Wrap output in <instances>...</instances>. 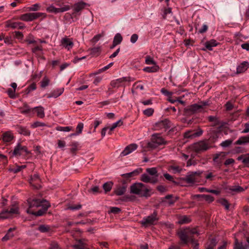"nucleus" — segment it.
I'll return each instance as SVG.
<instances>
[{
  "mask_svg": "<svg viewBox=\"0 0 249 249\" xmlns=\"http://www.w3.org/2000/svg\"><path fill=\"white\" fill-rule=\"evenodd\" d=\"M172 13V8H165L163 11V14L162 15L163 18L165 19L166 18L167 15L168 14Z\"/></svg>",
  "mask_w": 249,
  "mask_h": 249,
  "instance_id": "63",
  "label": "nucleus"
},
{
  "mask_svg": "<svg viewBox=\"0 0 249 249\" xmlns=\"http://www.w3.org/2000/svg\"><path fill=\"white\" fill-rule=\"evenodd\" d=\"M178 235L183 244H187L189 242H194L193 236L194 234L198 235L199 233L196 229L186 228L178 232Z\"/></svg>",
  "mask_w": 249,
  "mask_h": 249,
  "instance_id": "3",
  "label": "nucleus"
},
{
  "mask_svg": "<svg viewBox=\"0 0 249 249\" xmlns=\"http://www.w3.org/2000/svg\"><path fill=\"white\" fill-rule=\"evenodd\" d=\"M6 27L18 29H23L25 28L23 23L20 22H12L10 20H8L6 22Z\"/></svg>",
  "mask_w": 249,
  "mask_h": 249,
  "instance_id": "24",
  "label": "nucleus"
},
{
  "mask_svg": "<svg viewBox=\"0 0 249 249\" xmlns=\"http://www.w3.org/2000/svg\"><path fill=\"white\" fill-rule=\"evenodd\" d=\"M112 187V183L111 182H106L103 185V189L106 192L110 191Z\"/></svg>",
  "mask_w": 249,
  "mask_h": 249,
  "instance_id": "47",
  "label": "nucleus"
},
{
  "mask_svg": "<svg viewBox=\"0 0 249 249\" xmlns=\"http://www.w3.org/2000/svg\"><path fill=\"white\" fill-rule=\"evenodd\" d=\"M139 171H138V169H136L135 170H134L133 171L131 172H130V173H126L125 174H124L123 176L125 177H127V178H129V177H132L134 175H137L139 173Z\"/></svg>",
  "mask_w": 249,
  "mask_h": 249,
  "instance_id": "54",
  "label": "nucleus"
},
{
  "mask_svg": "<svg viewBox=\"0 0 249 249\" xmlns=\"http://www.w3.org/2000/svg\"><path fill=\"white\" fill-rule=\"evenodd\" d=\"M7 92L8 95L11 98H15L16 91L15 89H8L7 91Z\"/></svg>",
  "mask_w": 249,
  "mask_h": 249,
  "instance_id": "59",
  "label": "nucleus"
},
{
  "mask_svg": "<svg viewBox=\"0 0 249 249\" xmlns=\"http://www.w3.org/2000/svg\"><path fill=\"white\" fill-rule=\"evenodd\" d=\"M247 187L244 188L239 185H235L229 186L227 188V190L229 193L234 195L241 193L247 189Z\"/></svg>",
  "mask_w": 249,
  "mask_h": 249,
  "instance_id": "21",
  "label": "nucleus"
},
{
  "mask_svg": "<svg viewBox=\"0 0 249 249\" xmlns=\"http://www.w3.org/2000/svg\"><path fill=\"white\" fill-rule=\"evenodd\" d=\"M18 208L16 205H13L9 210H5L0 213V219L4 220L10 218L12 214L18 213Z\"/></svg>",
  "mask_w": 249,
  "mask_h": 249,
  "instance_id": "6",
  "label": "nucleus"
},
{
  "mask_svg": "<svg viewBox=\"0 0 249 249\" xmlns=\"http://www.w3.org/2000/svg\"><path fill=\"white\" fill-rule=\"evenodd\" d=\"M226 156V154L224 152L216 154L213 156V161L217 164H220L225 158Z\"/></svg>",
  "mask_w": 249,
  "mask_h": 249,
  "instance_id": "29",
  "label": "nucleus"
},
{
  "mask_svg": "<svg viewBox=\"0 0 249 249\" xmlns=\"http://www.w3.org/2000/svg\"><path fill=\"white\" fill-rule=\"evenodd\" d=\"M18 131L19 134L24 136H29L31 134L30 131L26 127L20 126Z\"/></svg>",
  "mask_w": 249,
  "mask_h": 249,
  "instance_id": "36",
  "label": "nucleus"
},
{
  "mask_svg": "<svg viewBox=\"0 0 249 249\" xmlns=\"http://www.w3.org/2000/svg\"><path fill=\"white\" fill-rule=\"evenodd\" d=\"M134 79L130 76L123 77L116 80L111 81L110 85L114 88H118L121 87H124L126 82L133 81Z\"/></svg>",
  "mask_w": 249,
  "mask_h": 249,
  "instance_id": "5",
  "label": "nucleus"
},
{
  "mask_svg": "<svg viewBox=\"0 0 249 249\" xmlns=\"http://www.w3.org/2000/svg\"><path fill=\"white\" fill-rule=\"evenodd\" d=\"M40 5L38 3H36L32 5L31 6L28 7V10L30 11H36L39 10Z\"/></svg>",
  "mask_w": 249,
  "mask_h": 249,
  "instance_id": "50",
  "label": "nucleus"
},
{
  "mask_svg": "<svg viewBox=\"0 0 249 249\" xmlns=\"http://www.w3.org/2000/svg\"><path fill=\"white\" fill-rule=\"evenodd\" d=\"M125 190L124 187H119L115 190V193L117 196H122L125 193Z\"/></svg>",
  "mask_w": 249,
  "mask_h": 249,
  "instance_id": "44",
  "label": "nucleus"
},
{
  "mask_svg": "<svg viewBox=\"0 0 249 249\" xmlns=\"http://www.w3.org/2000/svg\"><path fill=\"white\" fill-rule=\"evenodd\" d=\"M138 147V146L136 144L133 143L129 144L124 149L121 153L120 156L121 157L125 156L130 153H132L133 151H135Z\"/></svg>",
  "mask_w": 249,
  "mask_h": 249,
  "instance_id": "23",
  "label": "nucleus"
},
{
  "mask_svg": "<svg viewBox=\"0 0 249 249\" xmlns=\"http://www.w3.org/2000/svg\"><path fill=\"white\" fill-rule=\"evenodd\" d=\"M113 64V63H109L107 66L104 67L103 68H102L101 69H99L98 70L97 72H96L94 74H97L98 73H101L104 71H105L108 70V69H109L110 67H111L112 66Z\"/></svg>",
  "mask_w": 249,
  "mask_h": 249,
  "instance_id": "52",
  "label": "nucleus"
},
{
  "mask_svg": "<svg viewBox=\"0 0 249 249\" xmlns=\"http://www.w3.org/2000/svg\"><path fill=\"white\" fill-rule=\"evenodd\" d=\"M170 122L169 120L165 119L162 121H159L155 123L154 125L155 130H160L162 131H166L170 127Z\"/></svg>",
  "mask_w": 249,
  "mask_h": 249,
  "instance_id": "8",
  "label": "nucleus"
},
{
  "mask_svg": "<svg viewBox=\"0 0 249 249\" xmlns=\"http://www.w3.org/2000/svg\"><path fill=\"white\" fill-rule=\"evenodd\" d=\"M61 45L68 50L71 49L73 46V43L71 40L67 37H63L61 40Z\"/></svg>",
  "mask_w": 249,
  "mask_h": 249,
  "instance_id": "22",
  "label": "nucleus"
},
{
  "mask_svg": "<svg viewBox=\"0 0 249 249\" xmlns=\"http://www.w3.org/2000/svg\"><path fill=\"white\" fill-rule=\"evenodd\" d=\"M152 65L144 68L143 70L147 72H155L159 70V66L156 65V63H152Z\"/></svg>",
  "mask_w": 249,
  "mask_h": 249,
  "instance_id": "31",
  "label": "nucleus"
},
{
  "mask_svg": "<svg viewBox=\"0 0 249 249\" xmlns=\"http://www.w3.org/2000/svg\"><path fill=\"white\" fill-rule=\"evenodd\" d=\"M88 4L83 1H80L75 3L73 6V12L71 14L72 17H76L77 15H80V12L84 9Z\"/></svg>",
  "mask_w": 249,
  "mask_h": 249,
  "instance_id": "12",
  "label": "nucleus"
},
{
  "mask_svg": "<svg viewBox=\"0 0 249 249\" xmlns=\"http://www.w3.org/2000/svg\"><path fill=\"white\" fill-rule=\"evenodd\" d=\"M30 153L28 150L27 147L22 146L19 143H18L14 148L13 152V155L15 156H19L22 155H28Z\"/></svg>",
  "mask_w": 249,
  "mask_h": 249,
  "instance_id": "10",
  "label": "nucleus"
},
{
  "mask_svg": "<svg viewBox=\"0 0 249 249\" xmlns=\"http://www.w3.org/2000/svg\"><path fill=\"white\" fill-rule=\"evenodd\" d=\"M104 34L103 32L102 34H99L95 36L91 39L93 43H96L102 36H103Z\"/></svg>",
  "mask_w": 249,
  "mask_h": 249,
  "instance_id": "55",
  "label": "nucleus"
},
{
  "mask_svg": "<svg viewBox=\"0 0 249 249\" xmlns=\"http://www.w3.org/2000/svg\"><path fill=\"white\" fill-rule=\"evenodd\" d=\"M84 127V124L82 123H80L78 124L76 127L77 134V135L81 134L82 132V130Z\"/></svg>",
  "mask_w": 249,
  "mask_h": 249,
  "instance_id": "61",
  "label": "nucleus"
},
{
  "mask_svg": "<svg viewBox=\"0 0 249 249\" xmlns=\"http://www.w3.org/2000/svg\"><path fill=\"white\" fill-rule=\"evenodd\" d=\"M232 141L231 140H227L225 141L222 142L220 143V145L223 147H227L229 146L232 143Z\"/></svg>",
  "mask_w": 249,
  "mask_h": 249,
  "instance_id": "56",
  "label": "nucleus"
},
{
  "mask_svg": "<svg viewBox=\"0 0 249 249\" xmlns=\"http://www.w3.org/2000/svg\"><path fill=\"white\" fill-rule=\"evenodd\" d=\"M130 193L138 195L140 197H149L151 190L142 183H135L130 186Z\"/></svg>",
  "mask_w": 249,
  "mask_h": 249,
  "instance_id": "2",
  "label": "nucleus"
},
{
  "mask_svg": "<svg viewBox=\"0 0 249 249\" xmlns=\"http://www.w3.org/2000/svg\"><path fill=\"white\" fill-rule=\"evenodd\" d=\"M28 203L29 208L26 212L36 216L42 215L50 206L49 202L44 199H29Z\"/></svg>",
  "mask_w": 249,
  "mask_h": 249,
  "instance_id": "1",
  "label": "nucleus"
},
{
  "mask_svg": "<svg viewBox=\"0 0 249 249\" xmlns=\"http://www.w3.org/2000/svg\"><path fill=\"white\" fill-rule=\"evenodd\" d=\"M202 198H204L209 202H212L213 201L214 198L213 196L209 195H203Z\"/></svg>",
  "mask_w": 249,
  "mask_h": 249,
  "instance_id": "60",
  "label": "nucleus"
},
{
  "mask_svg": "<svg viewBox=\"0 0 249 249\" xmlns=\"http://www.w3.org/2000/svg\"><path fill=\"white\" fill-rule=\"evenodd\" d=\"M202 173L201 171L190 172L188 173L183 180L188 184H194L196 180V176H199Z\"/></svg>",
  "mask_w": 249,
  "mask_h": 249,
  "instance_id": "11",
  "label": "nucleus"
},
{
  "mask_svg": "<svg viewBox=\"0 0 249 249\" xmlns=\"http://www.w3.org/2000/svg\"><path fill=\"white\" fill-rule=\"evenodd\" d=\"M31 126L32 128H36L39 126H44L45 124L44 123L36 121L32 124Z\"/></svg>",
  "mask_w": 249,
  "mask_h": 249,
  "instance_id": "58",
  "label": "nucleus"
},
{
  "mask_svg": "<svg viewBox=\"0 0 249 249\" xmlns=\"http://www.w3.org/2000/svg\"><path fill=\"white\" fill-rule=\"evenodd\" d=\"M45 17V14L40 12L27 13L20 15L19 19L24 21H31L41 17Z\"/></svg>",
  "mask_w": 249,
  "mask_h": 249,
  "instance_id": "4",
  "label": "nucleus"
},
{
  "mask_svg": "<svg viewBox=\"0 0 249 249\" xmlns=\"http://www.w3.org/2000/svg\"><path fill=\"white\" fill-rule=\"evenodd\" d=\"M207 105H208V102H200L197 104H194L190 106L188 108V110L193 113L199 112L204 107Z\"/></svg>",
  "mask_w": 249,
  "mask_h": 249,
  "instance_id": "14",
  "label": "nucleus"
},
{
  "mask_svg": "<svg viewBox=\"0 0 249 249\" xmlns=\"http://www.w3.org/2000/svg\"><path fill=\"white\" fill-rule=\"evenodd\" d=\"M191 219L186 215H183L179 217L178 223L179 224H187L191 222Z\"/></svg>",
  "mask_w": 249,
  "mask_h": 249,
  "instance_id": "37",
  "label": "nucleus"
},
{
  "mask_svg": "<svg viewBox=\"0 0 249 249\" xmlns=\"http://www.w3.org/2000/svg\"><path fill=\"white\" fill-rule=\"evenodd\" d=\"M72 127L71 126H58L56 129L59 131L69 132L71 130Z\"/></svg>",
  "mask_w": 249,
  "mask_h": 249,
  "instance_id": "53",
  "label": "nucleus"
},
{
  "mask_svg": "<svg viewBox=\"0 0 249 249\" xmlns=\"http://www.w3.org/2000/svg\"><path fill=\"white\" fill-rule=\"evenodd\" d=\"M15 34V37L17 38L18 39H22L23 37V34L19 31H15L14 32Z\"/></svg>",
  "mask_w": 249,
  "mask_h": 249,
  "instance_id": "64",
  "label": "nucleus"
},
{
  "mask_svg": "<svg viewBox=\"0 0 249 249\" xmlns=\"http://www.w3.org/2000/svg\"><path fill=\"white\" fill-rule=\"evenodd\" d=\"M172 197L173 196L172 195H167L162 199L161 202L165 206H171L175 202V201L172 199Z\"/></svg>",
  "mask_w": 249,
  "mask_h": 249,
  "instance_id": "30",
  "label": "nucleus"
},
{
  "mask_svg": "<svg viewBox=\"0 0 249 249\" xmlns=\"http://www.w3.org/2000/svg\"><path fill=\"white\" fill-rule=\"evenodd\" d=\"M237 160H241L246 165L249 164V154L241 155L238 157Z\"/></svg>",
  "mask_w": 249,
  "mask_h": 249,
  "instance_id": "38",
  "label": "nucleus"
},
{
  "mask_svg": "<svg viewBox=\"0 0 249 249\" xmlns=\"http://www.w3.org/2000/svg\"><path fill=\"white\" fill-rule=\"evenodd\" d=\"M44 108L40 106L33 107L34 115L36 113L37 117L43 118L45 117Z\"/></svg>",
  "mask_w": 249,
  "mask_h": 249,
  "instance_id": "28",
  "label": "nucleus"
},
{
  "mask_svg": "<svg viewBox=\"0 0 249 249\" xmlns=\"http://www.w3.org/2000/svg\"><path fill=\"white\" fill-rule=\"evenodd\" d=\"M70 9V6L68 5H64L60 8H56L53 5L47 7V11L49 13L57 14L67 11Z\"/></svg>",
  "mask_w": 249,
  "mask_h": 249,
  "instance_id": "15",
  "label": "nucleus"
},
{
  "mask_svg": "<svg viewBox=\"0 0 249 249\" xmlns=\"http://www.w3.org/2000/svg\"><path fill=\"white\" fill-rule=\"evenodd\" d=\"M157 220V213L154 212L152 215L144 217L141 221V224L144 226L148 225H151Z\"/></svg>",
  "mask_w": 249,
  "mask_h": 249,
  "instance_id": "18",
  "label": "nucleus"
},
{
  "mask_svg": "<svg viewBox=\"0 0 249 249\" xmlns=\"http://www.w3.org/2000/svg\"><path fill=\"white\" fill-rule=\"evenodd\" d=\"M88 241L84 239L79 240L72 246L74 249H87Z\"/></svg>",
  "mask_w": 249,
  "mask_h": 249,
  "instance_id": "27",
  "label": "nucleus"
},
{
  "mask_svg": "<svg viewBox=\"0 0 249 249\" xmlns=\"http://www.w3.org/2000/svg\"><path fill=\"white\" fill-rule=\"evenodd\" d=\"M64 92V89H57L56 90H54L53 93H51V95L48 96V98L54 97L57 98V97L61 95L63 92Z\"/></svg>",
  "mask_w": 249,
  "mask_h": 249,
  "instance_id": "39",
  "label": "nucleus"
},
{
  "mask_svg": "<svg viewBox=\"0 0 249 249\" xmlns=\"http://www.w3.org/2000/svg\"><path fill=\"white\" fill-rule=\"evenodd\" d=\"M247 247L244 246L242 243H239L237 239H235V242L233 249H246Z\"/></svg>",
  "mask_w": 249,
  "mask_h": 249,
  "instance_id": "48",
  "label": "nucleus"
},
{
  "mask_svg": "<svg viewBox=\"0 0 249 249\" xmlns=\"http://www.w3.org/2000/svg\"><path fill=\"white\" fill-rule=\"evenodd\" d=\"M20 112L27 116H33V107H30L26 103L23 104V106L19 107Z\"/></svg>",
  "mask_w": 249,
  "mask_h": 249,
  "instance_id": "17",
  "label": "nucleus"
},
{
  "mask_svg": "<svg viewBox=\"0 0 249 249\" xmlns=\"http://www.w3.org/2000/svg\"><path fill=\"white\" fill-rule=\"evenodd\" d=\"M210 146L206 141H199L194 143L192 148L196 152L205 151L209 149Z\"/></svg>",
  "mask_w": 249,
  "mask_h": 249,
  "instance_id": "13",
  "label": "nucleus"
},
{
  "mask_svg": "<svg viewBox=\"0 0 249 249\" xmlns=\"http://www.w3.org/2000/svg\"><path fill=\"white\" fill-rule=\"evenodd\" d=\"M101 49L100 47H94L90 50V54L93 56H98L100 53Z\"/></svg>",
  "mask_w": 249,
  "mask_h": 249,
  "instance_id": "45",
  "label": "nucleus"
},
{
  "mask_svg": "<svg viewBox=\"0 0 249 249\" xmlns=\"http://www.w3.org/2000/svg\"><path fill=\"white\" fill-rule=\"evenodd\" d=\"M147 173L150 175L151 176L156 178L158 181L159 175L158 174L157 170L155 167L147 168L146 170Z\"/></svg>",
  "mask_w": 249,
  "mask_h": 249,
  "instance_id": "33",
  "label": "nucleus"
},
{
  "mask_svg": "<svg viewBox=\"0 0 249 249\" xmlns=\"http://www.w3.org/2000/svg\"><path fill=\"white\" fill-rule=\"evenodd\" d=\"M217 44L218 43L215 40L211 39L205 43V46L208 50L212 51L213 50V47L216 46Z\"/></svg>",
  "mask_w": 249,
  "mask_h": 249,
  "instance_id": "32",
  "label": "nucleus"
},
{
  "mask_svg": "<svg viewBox=\"0 0 249 249\" xmlns=\"http://www.w3.org/2000/svg\"><path fill=\"white\" fill-rule=\"evenodd\" d=\"M15 230V228H10L7 233L5 235V236L2 238V240L3 241H6L12 238L14 236V234L12 233V231Z\"/></svg>",
  "mask_w": 249,
  "mask_h": 249,
  "instance_id": "35",
  "label": "nucleus"
},
{
  "mask_svg": "<svg viewBox=\"0 0 249 249\" xmlns=\"http://www.w3.org/2000/svg\"><path fill=\"white\" fill-rule=\"evenodd\" d=\"M123 124V122L121 121V120L117 121L116 122L113 123L112 125L109 127V129H110V131H113L116 127H117L118 126H120Z\"/></svg>",
  "mask_w": 249,
  "mask_h": 249,
  "instance_id": "51",
  "label": "nucleus"
},
{
  "mask_svg": "<svg viewBox=\"0 0 249 249\" xmlns=\"http://www.w3.org/2000/svg\"><path fill=\"white\" fill-rule=\"evenodd\" d=\"M14 136L11 131L4 132L1 136V139L4 143H8L11 142L14 139Z\"/></svg>",
  "mask_w": 249,
  "mask_h": 249,
  "instance_id": "26",
  "label": "nucleus"
},
{
  "mask_svg": "<svg viewBox=\"0 0 249 249\" xmlns=\"http://www.w3.org/2000/svg\"><path fill=\"white\" fill-rule=\"evenodd\" d=\"M141 180L145 183H150L152 184H155L158 182V180L151 176L148 173H144L142 175Z\"/></svg>",
  "mask_w": 249,
  "mask_h": 249,
  "instance_id": "25",
  "label": "nucleus"
},
{
  "mask_svg": "<svg viewBox=\"0 0 249 249\" xmlns=\"http://www.w3.org/2000/svg\"><path fill=\"white\" fill-rule=\"evenodd\" d=\"M203 133V131L201 129H198L196 131L190 130L186 131L184 134V137L185 138L193 139L200 136Z\"/></svg>",
  "mask_w": 249,
  "mask_h": 249,
  "instance_id": "16",
  "label": "nucleus"
},
{
  "mask_svg": "<svg viewBox=\"0 0 249 249\" xmlns=\"http://www.w3.org/2000/svg\"><path fill=\"white\" fill-rule=\"evenodd\" d=\"M219 202L223 206H224L225 207L226 210H229V203L226 199L224 198L221 199L219 200Z\"/></svg>",
  "mask_w": 249,
  "mask_h": 249,
  "instance_id": "57",
  "label": "nucleus"
},
{
  "mask_svg": "<svg viewBox=\"0 0 249 249\" xmlns=\"http://www.w3.org/2000/svg\"><path fill=\"white\" fill-rule=\"evenodd\" d=\"M249 143V135L240 137L235 142L236 144L242 145Z\"/></svg>",
  "mask_w": 249,
  "mask_h": 249,
  "instance_id": "34",
  "label": "nucleus"
},
{
  "mask_svg": "<svg viewBox=\"0 0 249 249\" xmlns=\"http://www.w3.org/2000/svg\"><path fill=\"white\" fill-rule=\"evenodd\" d=\"M154 112V109L153 108H148L143 111V113L144 115L150 117L151 116Z\"/></svg>",
  "mask_w": 249,
  "mask_h": 249,
  "instance_id": "46",
  "label": "nucleus"
},
{
  "mask_svg": "<svg viewBox=\"0 0 249 249\" xmlns=\"http://www.w3.org/2000/svg\"><path fill=\"white\" fill-rule=\"evenodd\" d=\"M249 67V63H237L236 66H232L230 70L232 74H239L245 71Z\"/></svg>",
  "mask_w": 249,
  "mask_h": 249,
  "instance_id": "9",
  "label": "nucleus"
},
{
  "mask_svg": "<svg viewBox=\"0 0 249 249\" xmlns=\"http://www.w3.org/2000/svg\"><path fill=\"white\" fill-rule=\"evenodd\" d=\"M49 229V227L48 226H45L44 225H40L38 227V230L42 232H45L47 231Z\"/></svg>",
  "mask_w": 249,
  "mask_h": 249,
  "instance_id": "62",
  "label": "nucleus"
},
{
  "mask_svg": "<svg viewBox=\"0 0 249 249\" xmlns=\"http://www.w3.org/2000/svg\"><path fill=\"white\" fill-rule=\"evenodd\" d=\"M35 44V47L32 50L33 53L38 57V61L43 60L44 57L42 55V47L41 45Z\"/></svg>",
  "mask_w": 249,
  "mask_h": 249,
  "instance_id": "20",
  "label": "nucleus"
},
{
  "mask_svg": "<svg viewBox=\"0 0 249 249\" xmlns=\"http://www.w3.org/2000/svg\"><path fill=\"white\" fill-rule=\"evenodd\" d=\"M199 190L200 192H206L208 193H213L216 195H218L219 193V192L216 190H211V189H208L204 187H200L199 188Z\"/></svg>",
  "mask_w": 249,
  "mask_h": 249,
  "instance_id": "42",
  "label": "nucleus"
},
{
  "mask_svg": "<svg viewBox=\"0 0 249 249\" xmlns=\"http://www.w3.org/2000/svg\"><path fill=\"white\" fill-rule=\"evenodd\" d=\"M169 170L174 174H177L180 173L182 171V169L178 166L171 165L169 166Z\"/></svg>",
  "mask_w": 249,
  "mask_h": 249,
  "instance_id": "40",
  "label": "nucleus"
},
{
  "mask_svg": "<svg viewBox=\"0 0 249 249\" xmlns=\"http://www.w3.org/2000/svg\"><path fill=\"white\" fill-rule=\"evenodd\" d=\"M49 249H62L58 243L56 241H53L50 243V248Z\"/></svg>",
  "mask_w": 249,
  "mask_h": 249,
  "instance_id": "49",
  "label": "nucleus"
},
{
  "mask_svg": "<svg viewBox=\"0 0 249 249\" xmlns=\"http://www.w3.org/2000/svg\"><path fill=\"white\" fill-rule=\"evenodd\" d=\"M50 83V80L47 77L45 76L43 77V79L40 82V86L42 88H44L48 86Z\"/></svg>",
  "mask_w": 249,
  "mask_h": 249,
  "instance_id": "43",
  "label": "nucleus"
},
{
  "mask_svg": "<svg viewBox=\"0 0 249 249\" xmlns=\"http://www.w3.org/2000/svg\"><path fill=\"white\" fill-rule=\"evenodd\" d=\"M123 40V37L120 33H117L115 35L113 42L114 43L115 45L120 44Z\"/></svg>",
  "mask_w": 249,
  "mask_h": 249,
  "instance_id": "41",
  "label": "nucleus"
},
{
  "mask_svg": "<svg viewBox=\"0 0 249 249\" xmlns=\"http://www.w3.org/2000/svg\"><path fill=\"white\" fill-rule=\"evenodd\" d=\"M30 183L35 189H38L41 187L40 179L38 174L31 176Z\"/></svg>",
  "mask_w": 249,
  "mask_h": 249,
  "instance_id": "19",
  "label": "nucleus"
},
{
  "mask_svg": "<svg viewBox=\"0 0 249 249\" xmlns=\"http://www.w3.org/2000/svg\"><path fill=\"white\" fill-rule=\"evenodd\" d=\"M167 142L159 134H153L152 136L151 142L149 143L150 147H156L160 145H165Z\"/></svg>",
  "mask_w": 249,
  "mask_h": 249,
  "instance_id": "7",
  "label": "nucleus"
}]
</instances>
